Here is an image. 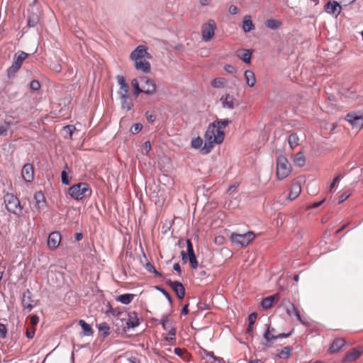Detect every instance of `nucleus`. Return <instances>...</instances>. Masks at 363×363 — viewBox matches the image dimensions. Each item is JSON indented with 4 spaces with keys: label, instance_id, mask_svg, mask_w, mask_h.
<instances>
[{
    "label": "nucleus",
    "instance_id": "1",
    "mask_svg": "<svg viewBox=\"0 0 363 363\" xmlns=\"http://www.w3.org/2000/svg\"><path fill=\"white\" fill-rule=\"evenodd\" d=\"M231 123L229 119L216 120L210 123L204 134L205 143L201 148V153H209L215 144H221L225 138V128Z\"/></svg>",
    "mask_w": 363,
    "mask_h": 363
},
{
    "label": "nucleus",
    "instance_id": "2",
    "mask_svg": "<svg viewBox=\"0 0 363 363\" xmlns=\"http://www.w3.org/2000/svg\"><path fill=\"white\" fill-rule=\"evenodd\" d=\"M68 193L74 200L80 201L84 198L90 197L92 194V191L87 183L79 182L72 186L69 189Z\"/></svg>",
    "mask_w": 363,
    "mask_h": 363
},
{
    "label": "nucleus",
    "instance_id": "3",
    "mask_svg": "<svg viewBox=\"0 0 363 363\" xmlns=\"http://www.w3.org/2000/svg\"><path fill=\"white\" fill-rule=\"evenodd\" d=\"M4 201L6 210L16 216L22 213V206L18 197L13 194L7 193L4 196Z\"/></svg>",
    "mask_w": 363,
    "mask_h": 363
},
{
    "label": "nucleus",
    "instance_id": "4",
    "mask_svg": "<svg viewBox=\"0 0 363 363\" xmlns=\"http://www.w3.org/2000/svg\"><path fill=\"white\" fill-rule=\"evenodd\" d=\"M291 172V166L287 158L283 155L278 156L277 158V179L282 180L289 176Z\"/></svg>",
    "mask_w": 363,
    "mask_h": 363
},
{
    "label": "nucleus",
    "instance_id": "5",
    "mask_svg": "<svg viewBox=\"0 0 363 363\" xmlns=\"http://www.w3.org/2000/svg\"><path fill=\"white\" fill-rule=\"evenodd\" d=\"M255 238V235L252 231L239 234L236 233H231L230 238L232 242L239 245L242 247L248 245Z\"/></svg>",
    "mask_w": 363,
    "mask_h": 363
},
{
    "label": "nucleus",
    "instance_id": "6",
    "mask_svg": "<svg viewBox=\"0 0 363 363\" xmlns=\"http://www.w3.org/2000/svg\"><path fill=\"white\" fill-rule=\"evenodd\" d=\"M217 28L216 23L214 20L209 19L206 23L201 26V37L205 42L211 41L214 35Z\"/></svg>",
    "mask_w": 363,
    "mask_h": 363
},
{
    "label": "nucleus",
    "instance_id": "7",
    "mask_svg": "<svg viewBox=\"0 0 363 363\" xmlns=\"http://www.w3.org/2000/svg\"><path fill=\"white\" fill-rule=\"evenodd\" d=\"M345 120L353 128L360 130L363 127V111L348 113L345 116Z\"/></svg>",
    "mask_w": 363,
    "mask_h": 363
},
{
    "label": "nucleus",
    "instance_id": "8",
    "mask_svg": "<svg viewBox=\"0 0 363 363\" xmlns=\"http://www.w3.org/2000/svg\"><path fill=\"white\" fill-rule=\"evenodd\" d=\"M292 331L288 333H279V334H272L271 333V327L269 326L263 335V337L265 340V343L264 346L265 348H269L272 346L273 342L279 338H286L289 337L292 334Z\"/></svg>",
    "mask_w": 363,
    "mask_h": 363
},
{
    "label": "nucleus",
    "instance_id": "9",
    "mask_svg": "<svg viewBox=\"0 0 363 363\" xmlns=\"http://www.w3.org/2000/svg\"><path fill=\"white\" fill-rule=\"evenodd\" d=\"M187 252H182L183 260L189 259L191 268L196 269L198 267V262L194 251L193 245L190 240H186Z\"/></svg>",
    "mask_w": 363,
    "mask_h": 363
},
{
    "label": "nucleus",
    "instance_id": "10",
    "mask_svg": "<svg viewBox=\"0 0 363 363\" xmlns=\"http://www.w3.org/2000/svg\"><path fill=\"white\" fill-rule=\"evenodd\" d=\"M220 102L224 109L233 110L239 105L235 96L230 94L222 95L220 98Z\"/></svg>",
    "mask_w": 363,
    "mask_h": 363
},
{
    "label": "nucleus",
    "instance_id": "11",
    "mask_svg": "<svg viewBox=\"0 0 363 363\" xmlns=\"http://www.w3.org/2000/svg\"><path fill=\"white\" fill-rule=\"evenodd\" d=\"M140 80L143 93L147 95H153L156 93V84L152 79L143 77Z\"/></svg>",
    "mask_w": 363,
    "mask_h": 363
},
{
    "label": "nucleus",
    "instance_id": "12",
    "mask_svg": "<svg viewBox=\"0 0 363 363\" xmlns=\"http://www.w3.org/2000/svg\"><path fill=\"white\" fill-rule=\"evenodd\" d=\"M166 283L171 286L179 299H183L185 295V289L183 284L177 281L167 280Z\"/></svg>",
    "mask_w": 363,
    "mask_h": 363
},
{
    "label": "nucleus",
    "instance_id": "13",
    "mask_svg": "<svg viewBox=\"0 0 363 363\" xmlns=\"http://www.w3.org/2000/svg\"><path fill=\"white\" fill-rule=\"evenodd\" d=\"M144 57L150 58V54L147 52V48L144 45H138L130 54V59L133 61Z\"/></svg>",
    "mask_w": 363,
    "mask_h": 363
},
{
    "label": "nucleus",
    "instance_id": "14",
    "mask_svg": "<svg viewBox=\"0 0 363 363\" xmlns=\"http://www.w3.org/2000/svg\"><path fill=\"white\" fill-rule=\"evenodd\" d=\"M286 311L288 315L292 317L293 315L296 316V318L303 324L307 325L308 323L305 321L301 316L300 313L297 308L289 301H287V304H286Z\"/></svg>",
    "mask_w": 363,
    "mask_h": 363
},
{
    "label": "nucleus",
    "instance_id": "15",
    "mask_svg": "<svg viewBox=\"0 0 363 363\" xmlns=\"http://www.w3.org/2000/svg\"><path fill=\"white\" fill-rule=\"evenodd\" d=\"M21 176L27 183H30L34 179V170L31 164H24L21 170Z\"/></svg>",
    "mask_w": 363,
    "mask_h": 363
},
{
    "label": "nucleus",
    "instance_id": "16",
    "mask_svg": "<svg viewBox=\"0 0 363 363\" xmlns=\"http://www.w3.org/2000/svg\"><path fill=\"white\" fill-rule=\"evenodd\" d=\"M118 84L119 85V90L118 91V94L119 98L129 96V86L125 82V79L124 77L121 75H118L116 77Z\"/></svg>",
    "mask_w": 363,
    "mask_h": 363
},
{
    "label": "nucleus",
    "instance_id": "17",
    "mask_svg": "<svg viewBox=\"0 0 363 363\" xmlns=\"http://www.w3.org/2000/svg\"><path fill=\"white\" fill-rule=\"evenodd\" d=\"M346 345L345 339L341 337H336L333 340L330 347L328 349L330 354H334L341 351Z\"/></svg>",
    "mask_w": 363,
    "mask_h": 363
},
{
    "label": "nucleus",
    "instance_id": "18",
    "mask_svg": "<svg viewBox=\"0 0 363 363\" xmlns=\"http://www.w3.org/2000/svg\"><path fill=\"white\" fill-rule=\"evenodd\" d=\"M61 241V235L58 232L51 233L48 239V246L50 250H55L59 246Z\"/></svg>",
    "mask_w": 363,
    "mask_h": 363
},
{
    "label": "nucleus",
    "instance_id": "19",
    "mask_svg": "<svg viewBox=\"0 0 363 363\" xmlns=\"http://www.w3.org/2000/svg\"><path fill=\"white\" fill-rule=\"evenodd\" d=\"M363 350H359L357 348H353L350 351L347 352L342 359V363L352 362L358 359Z\"/></svg>",
    "mask_w": 363,
    "mask_h": 363
},
{
    "label": "nucleus",
    "instance_id": "20",
    "mask_svg": "<svg viewBox=\"0 0 363 363\" xmlns=\"http://www.w3.org/2000/svg\"><path fill=\"white\" fill-rule=\"evenodd\" d=\"M34 301L32 299L31 292L27 289L23 294L22 297V305L24 308L28 309L29 311L34 307Z\"/></svg>",
    "mask_w": 363,
    "mask_h": 363
},
{
    "label": "nucleus",
    "instance_id": "21",
    "mask_svg": "<svg viewBox=\"0 0 363 363\" xmlns=\"http://www.w3.org/2000/svg\"><path fill=\"white\" fill-rule=\"evenodd\" d=\"M146 57L141 60H134L135 67L137 70L143 73H148L150 71V64L145 60Z\"/></svg>",
    "mask_w": 363,
    "mask_h": 363
},
{
    "label": "nucleus",
    "instance_id": "22",
    "mask_svg": "<svg viewBox=\"0 0 363 363\" xmlns=\"http://www.w3.org/2000/svg\"><path fill=\"white\" fill-rule=\"evenodd\" d=\"M325 11L328 13L337 16L341 11V6L336 1L328 2L325 5Z\"/></svg>",
    "mask_w": 363,
    "mask_h": 363
},
{
    "label": "nucleus",
    "instance_id": "23",
    "mask_svg": "<svg viewBox=\"0 0 363 363\" xmlns=\"http://www.w3.org/2000/svg\"><path fill=\"white\" fill-rule=\"evenodd\" d=\"M301 188L298 183H294L291 184L288 199L293 201L296 199L301 194Z\"/></svg>",
    "mask_w": 363,
    "mask_h": 363
},
{
    "label": "nucleus",
    "instance_id": "24",
    "mask_svg": "<svg viewBox=\"0 0 363 363\" xmlns=\"http://www.w3.org/2000/svg\"><path fill=\"white\" fill-rule=\"evenodd\" d=\"M140 324L139 319L135 312L129 313L128 318L126 321V326L128 328H135Z\"/></svg>",
    "mask_w": 363,
    "mask_h": 363
},
{
    "label": "nucleus",
    "instance_id": "25",
    "mask_svg": "<svg viewBox=\"0 0 363 363\" xmlns=\"http://www.w3.org/2000/svg\"><path fill=\"white\" fill-rule=\"evenodd\" d=\"M255 25L250 16H245L243 18L242 28L245 33H249L255 29Z\"/></svg>",
    "mask_w": 363,
    "mask_h": 363
},
{
    "label": "nucleus",
    "instance_id": "26",
    "mask_svg": "<svg viewBox=\"0 0 363 363\" xmlns=\"http://www.w3.org/2000/svg\"><path fill=\"white\" fill-rule=\"evenodd\" d=\"M28 54L23 51H18L13 56V63L21 67L23 62L28 57Z\"/></svg>",
    "mask_w": 363,
    "mask_h": 363
},
{
    "label": "nucleus",
    "instance_id": "27",
    "mask_svg": "<svg viewBox=\"0 0 363 363\" xmlns=\"http://www.w3.org/2000/svg\"><path fill=\"white\" fill-rule=\"evenodd\" d=\"M277 299L278 297L275 295L267 296L262 301L261 306L264 309H269L273 306L275 300Z\"/></svg>",
    "mask_w": 363,
    "mask_h": 363
},
{
    "label": "nucleus",
    "instance_id": "28",
    "mask_svg": "<svg viewBox=\"0 0 363 363\" xmlns=\"http://www.w3.org/2000/svg\"><path fill=\"white\" fill-rule=\"evenodd\" d=\"M135 294H121L116 298L117 301L127 305L129 304L134 298Z\"/></svg>",
    "mask_w": 363,
    "mask_h": 363
},
{
    "label": "nucleus",
    "instance_id": "29",
    "mask_svg": "<svg viewBox=\"0 0 363 363\" xmlns=\"http://www.w3.org/2000/svg\"><path fill=\"white\" fill-rule=\"evenodd\" d=\"M245 79L246 81V84L250 87H253L255 86L256 79H255V74L252 71L246 70L245 72Z\"/></svg>",
    "mask_w": 363,
    "mask_h": 363
},
{
    "label": "nucleus",
    "instance_id": "30",
    "mask_svg": "<svg viewBox=\"0 0 363 363\" xmlns=\"http://www.w3.org/2000/svg\"><path fill=\"white\" fill-rule=\"evenodd\" d=\"M121 107L125 111H130L133 106L132 101L129 96H123L120 98Z\"/></svg>",
    "mask_w": 363,
    "mask_h": 363
},
{
    "label": "nucleus",
    "instance_id": "31",
    "mask_svg": "<svg viewBox=\"0 0 363 363\" xmlns=\"http://www.w3.org/2000/svg\"><path fill=\"white\" fill-rule=\"evenodd\" d=\"M292 350L293 349L291 346H286L278 354V357L280 359H286L290 357Z\"/></svg>",
    "mask_w": 363,
    "mask_h": 363
},
{
    "label": "nucleus",
    "instance_id": "32",
    "mask_svg": "<svg viewBox=\"0 0 363 363\" xmlns=\"http://www.w3.org/2000/svg\"><path fill=\"white\" fill-rule=\"evenodd\" d=\"M79 324L83 329V333L84 335L90 336L93 334V330L91 325L86 323L84 320H80Z\"/></svg>",
    "mask_w": 363,
    "mask_h": 363
},
{
    "label": "nucleus",
    "instance_id": "33",
    "mask_svg": "<svg viewBox=\"0 0 363 363\" xmlns=\"http://www.w3.org/2000/svg\"><path fill=\"white\" fill-rule=\"evenodd\" d=\"M39 22V17L36 13H30L28 16V26L30 28L35 27Z\"/></svg>",
    "mask_w": 363,
    "mask_h": 363
},
{
    "label": "nucleus",
    "instance_id": "34",
    "mask_svg": "<svg viewBox=\"0 0 363 363\" xmlns=\"http://www.w3.org/2000/svg\"><path fill=\"white\" fill-rule=\"evenodd\" d=\"M257 319V313H252L249 315L248 320H249V325L247 328L246 332L249 334H252L253 331V325L255 323V320Z\"/></svg>",
    "mask_w": 363,
    "mask_h": 363
},
{
    "label": "nucleus",
    "instance_id": "35",
    "mask_svg": "<svg viewBox=\"0 0 363 363\" xmlns=\"http://www.w3.org/2000/svg\"><path fill=\"white\" fill-rule=\"evenodd\" d=\"M299 138L296 133H291L289 137V145L291 149H294L298 145Z\"/></svg>",
    "mask_w": 363,
    "mask_h": 363
},
{
    "label": "nucleus",
    "instance_id": "36",
    "mask_svg": "<svg viewBox=\"0 0 363 363\" xmlns=\"http://www.w3.org/2000/svg\"><path fill=\"white\" fill-rule=\"evenodd\" d=\"M34 198L36 201L38 208H42L45 206V199L41 191L36 192L34 195Z\"/></svg>",
    "mask_w": 363,
    "mask_h": 363
},
{
    "label": "nucleus",
    "instance_id": "37",
    "mask_svg": "<svg viewBox=\"0 0 363 363\" xmlns=\"http://www.w3.org/2000/svg\"><path fill=\"white\" fill-rule=\"evenodd\" d=\"M294 163L298 167H303L305 164L306 160L302 152L296 153L294 158Z\"/></svg>",
    "mask_w": 363,
    "mask_h": 363
},
{
    "label": "nucleus",
    "instance_id": "38",
    "mask_svg": "<svg viewBox=\"0 0 363 363\" xmlns=\"http://www.w3.org/2000/svg\"><path fill=\"white\" fill-rule=\"evenodd\" d=\"M131 85L133 89V95L137 97L140 93H143V88L140 87L138 79H133L131 82Z\"/></svg>",
    "mask_w": 363,
    "mask_h": 363
},
{
    "label": "nucleus",
    "instance_id": "39",
    "mask_svg": "<svg viewBox=\"0 0 363 363\" xmlns=\"http://www.w3.org/2000/svg\"><path fill=\"white\" fill-rule=\"evenodd\" d=\"M227 83V80L223 77H218L211 82V85L214 88L223 87Z\"/></svg>",
    "mask_w": 363,
    "mask_h": 363
},
{
    "label": "nucleus",
    "instance_id": "40",
    "mask_svg": "<svg viewBox=\"0 0 363 363\" xmlns=\"http://www.w3.org/2000/svg\"><path fill=\"white\" fill-rule=\"evenodd\" d=\"M265 25L270 29H277L281 26V22L275 19H269L265 22Z\"/></svg>",
    "mask_w": 363,
    "mask_h": 363
},
{
    "label": "nucleus",
    "instance_id": "41",
    "mask_svg": "<svg viewBox=\"0 0 363 363\" xmlns=\"http://www.w3.org/2000/svg\"><path fill=\"white\" fill-rule=\"evenodd\" d=\"M203 140L200 136L194 138L191 140V145L194 149H201L203 147Z\"/></svg>",
    "mask_w": 363,
    "mask_h": 363
},
{
    "label": "nucleus",
    "instance_id": "42",
    "mask_svg": "<svg viewBox=\"0 0 363 363\" xmlns=\"http://www.w3.org/2000/svg\"><path fill=\"white\" fill-rule=\"evenodd\" d=\"M20 68H21V67H19L18 65H17L13 62L12 65L7 69L8 77H11L13 76Z\"/></svg>",
    "mask_w": 363,
    "mask_h": 363
},
{
    "label": "nucleus",
    "instance_id": "43",
    "mask_svg": "<svg viewBox=\"0 0 363 363\" xmlns=\"http://www.w3.org/2000/svg\"><path fill=\"white\" fill-rule=\"evenodd\" d=\"M98 328L100 331H102L104 333V337H106L107 335H108L110 328H109L108 323H106L105 322L101 323L99 324Z\"/></svg>",
    "mask_w": 363,
    "mask_h": 363
},
{
    "label": "nucleus",
    "instance_id": "44",
    "mask_svg": "<svg viewBox=\"0 0 363 363\" xmlns=\"http://www.w3.org/2000/svg\"><path fill=\"white\" fill-rule=\"evenodd\" d=\"M239 57L245 62L250 63L251 52L247 50H244L243 53L241 55H239Z\"/></svg>",
    "mask_w": 363,
    "mask_h": 363
},
{
    "label": "nucleus",
    "instance_id": "45",
    "mask_svg": "<svg viewBox=\"0 0 363 363\" xmlns=\"http://www.w3.org/2000/svg\"><path fill=\"white\" fill-rule=\"evenodd\" d=\"M156 289L157 291H160L163 296H164L166 297V298L167 299L168 302L169 303L170 305L172 304V299L171 298V296L169 295V294L163 288L160 287V286H156Z\"/></svg>",
    "mask_w": 363,
    "mask_h": 363
},
{
    "label": "nucleus",
    "instance_id": "46",
    "mask_svg": "<svg viewBox=\"0 0 363 363\" xmlns=\"http://www.w3.org/2000/svg\"><path fill=\"white\" fill-rule=\"evenodd\" d=\"M145 269L149 272L153 273V274H155V275H157L158 277H162V274L160 272H158L156 270V269L155 268V267L151 263H150V262L146 264Z\"/></svg>",
    "mask_w": 363,
    "mask_h": 363
},
{
    "label": "nucleus",
    "instance_id": "47",
    "mask_svg": "<svg viewBox=\"0 0 363 363\" xmlns=\"http://www.w3.org/2000/svg\"><path fill=\"white\" fill-rule=\"evenodd\" d=\"M142 128L143 125L141 123H135L131 127L130 132L132 134L135 135L139 133L142 130Z\"/></svg>",
    "mask_w": 363,
    "mask_h": 363
},
{
    "label": "nucleus",
    "instance_id": "48",
    "mask_svg": "<svg viewBox=\"0 0 363 363\" xmlns=\"http://www.w3.org/2000/svg\"><path fill=\"white\" fill-rule=\"evenodd\" d=\"M35 333V328L33 326L28 327L26 330V337L29 339H32Z\"/></svg>",
    "mask_w": 363,
    "mask_h": 363
},
{
    "label": "nucleus",
    "instance_id": "49",
    "mask_svg": "<svg viewBox=\"0 0 363 363\" xmlns=\"http://www.w3.org/2000/svg\"><path fill=\"white\" fill-rule=\"evenodd\" d=\"M9 128V123H0V135H4L6 133Z\"/></svg>",
    "mask_w": 363,
    "mask_h": 363
},
{
    "label": "nucleus",
    "instance_id": "50",
    "mask_svg": "<svg viewBox=\"0 0 363 363\" xmlns=\"http://www.w3.org/2000/svg\"><path fill=\"white\" fill-rule=\"evenodd\" d=\"M63 128L69 135L70 138H72V134L76 129L75 127L72 125H68L64 126Z\"/></svg>",
    "mask_w": 363,
    "mask_h": 363
},
{
    "label": "nucleus",
    "instance_id": "51",
    "mask_svg": "<svg viewBox=\"0 0 363 363\" xmlns=\"http://www.w3.org/2000/svg\"><path fill=\"white\" fill-rule=\"evenodd\" d=\"M40 87V83L37 80H33L30 83V88L33 91H38Z\"/></svg>",
    "mask_w": 363,
    "mask_h": 363
},
{
    "label": "nucleus",
    "instance_id": "52",
    "mask_svg": "<svg viewBox=\"0 0 363 363\" xmlns=\"http://www.w3.org/2000/svg\"><path fill=\"white\" fill-rule=\"evenodd\" d=\"M7 333V328L3 323H0V337L5 338Z\"/></svg>",
    "mask_w": 363,
    "mask_h": 363
},
{
    "label": "nucleus",
    "instance_id": "53",
    "mask_svg": "<svg viewBox=\"0 0 363 363\" xmlns=\"http://www.w3.org/2000/svg\"><path fill=\"white\" fill-rule=\"evenodd\" d=\"M61 179L62 182L65 185H69V180L68 179V176L65 171H62L61 174Z\"/></svg>",
    "mask_w": 363,
    "mask_h": 363
},
{
    "label": "nucleus",
    "instance_id": "54",
    "mask_svg": "<svg viewBox=\"0 0 363 363\" xmlns=\"http://www.w3.org/2000/svg\"><path fill=\"white\" fill-rule=\"evenodd\" d=\"M151 150V144L150 141H146L143 145V150L147 154Z\"/></svg>",
    "mask_w": 363,
    "mask_h": 363
},
{
    "label": "nucleus",
    "instance_id": "55",
    "mask_svg": "<svg viewBox=\"0 0 363 363\" xmlns=\"http://www.w3.org/2000/svg\"><path fill=\"white\" fill-rule=\"evenodd\" d=\"M350 194L348 192H344L342 193L340 196H339V199H338V203H342L343 201H345L349 196H350Z\"/></svg>",
    "mask_w": 363,
    "mask_h": 363
},
{
    "label": "nucleus",
    "instance_id": "56",
    "mask_svg": "<svg viewBox=\"0 0 363 363\" xmlns=\"http://www.w3.org/2000/svg\"><path fill=\"white\" fill-rule=\"evenodd\" d=\"M39 322V317L37 315H33L30 318V323L32 326L36 325Z\"/></svg>",
    "mask_w": 363,
    "mask_h": 363
},
{
    "label": "nucleus",
    "instance_id": "57",
    "mask_svg": "<svg viewBox=\"0 0 363 363\" xmlns=\"http://www.w3.org/2000/svg\"><path fill=\"white\" fill-rule=\"evenodd\" d=\"M224 69L225 72L230 74H233L235 72L234 67L230 65H225L224 66Z\"/></svg>",
    "mask_w": 363,
    "mask_h": 363
},
{
    "label": "nucleus",
    "instance_id": "58",
    "mask_svg": "<svg viewBox=\"0 0 363 363\" xmlns=\"http://www.w3.org/2000/svg\"><path fill=\"white\" fill-rule=\"evenodd\" d=\"M342 177V176L339 174L336 177L334 178L333 182L331 183V184L330 186V190L335 186V184L340 180V179Z\"/></svg>",
    "mask_w": 363,
    "mask_h": 363
},
{
    "label": "nucleus",
    "instance_id": "59",
    "mask_svg": "<svg viewBox=\"0 0 363 363\" xmlns=\"http://www.w3.org/2000/svg\"><path fill=\"white\" fill-rule=\"evenodd\" d=\"M238 9L237 6H230L229 7V13L231 14V15H235L238 13Z\"/></svg>",
    "mask_w": 363,
    "mask_h": 363
},
{
    "label": "nucleus",
    "instance_id": "60",
    "mask_svg": "<svg viewBox=\"0 0 363 363\" xmlns=\"http://www.w3.org/2000/svg\"><path fill=\"white\" fill-rule=\"evenodd\" d=\"M52 69L54 71H55V72H60V71H61V69H62V68H61V65H60V64H58V63H54V64L52 65Z\"/></svg>",
    "mask_w": 363,
    "mask_h": 363
},
{
    "label": "nucleus",
    "instance_id": "61",
    "mask_svg": "<svg viewBox=\"0 0 363 363\" xmlns=\"http://www.w3.org/2000/svg\"><path fill=\"white\" fill-rule=\"evenodd\" d=\"M213 362L211 363H223V359L218 357H213Z\"/></svg>",
    "mask_w": 363,
    "mask_h": 363
},
{
    "label": "nucleus",
    "instance_id": "62",
    "mask_svg": "<svg viewBox=\"0 0 363 363\" xmlns=\"http://www.w3.org/2000/svg\"><path fill=\"white\" fill-rule=\"evenodd\" d=\"M173 269H174V270H175L176 272H177L179 273L182 272V269H181V267L179 263H175L173 266Z\"/></svg>",
    "mask_w": 363,
    "mask_h": 363
},
{
    "label": "nucleus",
    "instance_id": "63",
    "mask_svg": "<svg viewBox=\"0 0 363 363\" xmlns=\"http://www.w3.org/2000/svg\"><path fill=\"white\" fill-rule=\"evenodd\" d=\"M174 353L178 356H181L183 354V350L181 348L176 347L174 348Z\"/></svg>",
    "mask_w": 363,
    "mask_h": 363
},
{
    "label": "nucleus",
    "instance_id": "64",
    "mask_svg": "<svg viewBox=\"0 0 363 363\" xmlns=\"http://www.w3.org/2000/svg\"><path fill=\"white\" fill-rule=\"evenodd\" d=\"M82 238H83V235L82 233H77L75 234V240L77 241H80L82 239Z\"/></svg>",
    "mask_w": 363,
    "mask_h": 363
}]
</instances>
